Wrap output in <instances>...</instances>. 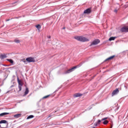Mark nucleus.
I'll return each mask as SVG.
<instances>
[{
    "instance_id": "nucleus-1",
    "label": "nucleus",
    "mask_w": 128,
    "mask_h": 128,
    "mask_svg": "<svg viewBox=\"0 0 128 128\" xmlns=\"http://www.w3.org/2000/svg\"><path fill=\"white\" fill-rule=\"evenodd\" d=\"M74 38H75V40H78L79 42H88V39L86 38V37L84 36H76L74 37Z\"/></svg>"
},
{
    "instance_id": "nucleus-2",
    "label": "nucleus",
    "mask_w": 128,
    "mask_h": 128,
    "mask_svg": "<svg viewBox=\"0 0 128 128\" xmlns=\"http://www.w3.org/2000/svg\"><path fill=\"white\" fill-rule=\"evenodd\" d=\"M8 126V121L6 120H2L0 121V128H6Z\"/></svg>"
},
{
    "instance_id": "nucleus-3",
    "label": "nucleus",
    "mask_w": 128,
    "mask_h": 128,
    "mask_svg": "<svg viewBox=\"0 0 128 128\" xmlns=\"http://www.w3.org/2000/svg\"><path fill=\"white\" fill-rule=\"evenodd\" d=\"M17 82H18V92H20L22 90V86H24V83H22V81L20 80L18 77L17 78Z\"/></svg>"
},
{
    "instance_id": "nucleus-4",
    "label": "nucleus",
    "mask_w": 128,
    "mask_h": 128,
    "mask_svg": "<svg viewBox=\"0 0 128 128\" xmlns=\"http://www.w3.org/2000/svg\"><path fill=\"white\" fill-rule=\"evenodd\" d=\"M100 42V40L98 39H96L92 42L90 46H96V44H98Z\"/></svg>"
},
{
    "instance_id": "nucleus-5",
    "label": "nucleus",
    "mask_w": 128,
    "mask_h": 128,
    "mask_svg": "<svg viewBox=\"0 0 128 128\" xmlns=\"http://www.w3.org/2000/svg\"><path fill=\"white\" fill-rule=\"evenodd\" d=\"M26 62H34V58H32V57H29L26 58Z\"/></svg>"
},
{
    "instance_id": "nucleus-6",
    "label": "nucleus",
    "mask_w": 128,
    "mask_h": 128,
    "mask_svg": "<svg viewBox=\"0 0 128 128\" xmlns=\"http://www.w3.org/2000/svg\"><path fill=\"white\" fill-rule=\"evenodd\" d=\"M78 66H75L72 68L71 69H70L66 71V74H70V72H74V70L78 68Z\"/></svg>"
},
{
    "instance_id": "nucleus-7",
    "label": "nucleus",
    "mask_w": 128,
    "mask_h": 128,
    "mask_svg": "<svg viewBox=\"0 0 128 128\" xmlns=\"http://www.w3.org/2000/svg\"><path fill=\"white\" fill-rule=\"evenodd\" d=\"M121 32H128V26H125L122 27L121 28Z\"/></svg>"
},
{
    "instance_id": "nucleus-8",
    "label": "nucleus",
    "mask_w": 128,
    "mask_h": 128,
    "mask_svg": "<svg viewBox=\"0 0 128 128\" xmlns=\"http://www.w3.org/2000/svg\"><path fill=\"white\" fill-rule=\"evenodd\" d=\"M120 92V90H118V89L116 88L115 90H114L112 94V96H116V94H118V92Z\"/></svg>"
},
{
    "instance_id": "nucleus-9",
    "label": "nucleus",
    "mask_w": 128,
    "mask_h": 128,
    "mask_svg": "<svg viewBox=\"0 0 128 128\" xmlns=\"http://www.w3.org/2000/svg\"><path fill=\"white\" fill-rule=\"evenodd\" d=\"M92 12V8H88L84 11V14H90Z\"/></svg>"
},
{
    "instance_id": "nucleus-10",
    "label": "nucleus",
    "mask_w": 128,
    "mask_h": 128,
    "mask_svg": "<svg viewBox=\"0 0 128 128\" xmlns=\"http://www.w3.org/2000/svg\"><path fill=\"white\" fill-rule=\"evenodd\" d=\"M102 120H98V122H96V123L94 124V126H100V122H102Z\"/></svg>"
},
{
    "instance_id": "nucleus-11",
    "label": "nucleus",
    "mask_w": 128,
    "mask_h": 128,
    "mask_svg": "<svg viewBox=\"0 0 128 128\" xmlns=\"http://www.w3.org/2000/svg\"><path fill=\"white\" fill-rule=\"evenodd\" d=\"M8 58V56H6V54H1L0 56V58L1 60H4V58Z\"/></svg>"
},
{
    "instance_id": "nucleus-12",
    "label": "nucleus",
    "mask_w": 128,
    "mask_h": 128,
    "mask_svg": "<svg viewBox=\"0 0 128 128\" xmlns=\"http://www.w3.org/2000/svg\"><path fill=\"white\" fill-rule=\"evenodd\" d=\"M116 56L114 55L112 56H110V57L108 58H106L104 62H106L108 60H112V58H114Z\"/></svg>"
},
{
    "instance_id": "nucleus-13",
    "label": "nucleus",
    "mask_w": 128,
    "mask_h": 128,
    "mask_svg": "<svg viewBox=\"0 0 128 128\" xmlns=\"http://www.w3.org/2000/svg\"><path fill=\"white\" fill-rule=\"evenodd\" d=\"M82 96V94L77 93V94H75L74 96V98H78L80 96Z\"/></svg>"
},
{
    "instance_id": "nucleus-14",
    "label": "nucleus",
    "mask_w": 128,
    "mask_h": 128,
    "mask_svg": "<svg viewBox=\"0 0 128 128\" xmlns=\"http://www.w3.org/2000/svg\"><path fill=\"white\" fill-rule=\"evenodd\" d=\"M8 112H3L0 114V116H6V114H9Z\"/></svg>"
},
{
    "instance_id": "nucleus-15",
    "label": "nucleus",
    "mask_w": 128,
    "mask_h": 128,
    "mask_svg": "<svg viewBox=\"0 0 128 128\" xmlns=\"http://www.w3.org/2000/svg\"><path fill=\"white\" fill-rule=\"evenodd\" d=\"M116 37H110L108 39V40H110V42H112V40H116Z\"/></svg>"
},
{
    "instance_id": "nucleus-16",
    "label": "nucleus",
    "mask_w": 128,
    "mask_h": 128,
    "mask_svg": "<svg viewBox=\"0 0 128 128\" xmlns=\"http://www.w3.org/2000/svg\"><path fill=\"white\" fill-rule=\"evenodd\" d=\"M28 92H29L28 88H26L24 96H26V94H28Z\"/></svg>"
},
{
    "instance_id": "nucleus-17",
    "label": "nucleus",
    "mask_w": 128,
    "mask_h": 128,
    "mask_svg": "<svg viewBox=\"0 0 128 128\" xmlns=\"http://www.w3.org/2000/svg\"><path fill=\"white\" fill-rule=\"evenodd\" d=\"M34 117V116L33 115H30L28 116V118H26V120H30V118H32Z\"/></svg>"
},
{
    "instance_id": "nucleus-18",
    "label": "nucleus",
    "mask_w": 128,
    "mask_h": 128,
    "mask_svg": "<svg viewBox=\"0 0 128 128\" xmlns=\"http://www.w3.org/2000/svg\"><path fill=\"white\" fill-rule=\"evenodd\" d=\"M36 28H38V30H40V28H42V26L40 24L36 25Z\"/></svg>"
},
{
    "instance_id": "nucleus-19",
    "label": "nucleus",
    "mask_w": 128,
    "mask_h": 128,
    "mask_svg": "<svg viewBox=\"0 0 128 128\" xmlns=\"http://www.w3.org/2000/svg\"><path fill=\"white\" fill-rule=\"evenodd\" d=\"M108 124V120H105L103 122L104 124Z\"/></svg>"
},
{
    "instance_id": "nucleus-20",
    "label": "nucleus",
    "mask_w": 128,
    "mask_h": 128,
    "mask_svg": "<svg viewBox=\"0 0 128 128\" xmlns=\"http://www.w3.org/2000/svg\"><path fill=\"white\" fill-rule=\"evenodd\" d=\"M8 62H10V64H14V60L12 59H7Z\"/></svg>"
},
{
    "instance_id": "nucleus-21",
    "label": "nucleus",
    "mask_w": 128,
    "mask_h": 128,
    "mask_svg": "<svg viewBox=\"0 0 128 128\" xmlns=\"http://www.w3.org/2000/svg\"><path fill=\"white\" fill-rule=\"evenodd\" d=\"M14 42H16V44H20V40H14Z\"/></svg>"
},
{
    "instance_id": "nucleus-22",
    "label": "nucleus",
    "mask_w": 128,
    "mask_h": 128,
    "mask_svg": "<svg viewBox=\"0 0 128 128\" xmlns=\"http://www.w3.org/2000/svg\"><path fill=\"white\" fill-rule=\"evenodd\" d=\"M50 94L47 95V96H44V97L42 98H43V99L48 98H50Z\"/></svg>"
},
{
    "instance_id": "nucleus-23",
    "label": "nucleus",
    "mask_w": 128,
    "mask_h": 128,
    "mask_svg": "<svg viewBox=\"0 0 128 128\" xmlns=\"http://www.w3.org/2000/svg\"><path fill=\"white\" fill-rule=\"evenodd\" d=\"M14 118H20V114H17L14 116Z\"/></svg>"
},
{
    "instance_id": "nucleus-24",
    "label": "nucleus",
    "mask_w": 128,
    "mask_h": 128,
    "mask_svg": "<svg viewBox=\"0 0 128 128\" xmlns=\"http://www.w3.org/2000/svg\"><path fill=\"white\" fill-rule=\"evenodd\" d=\"M108 120V118H104L101 120L102 122L104 120Z\"/></svg>"
},
{
    "instance_id": "nucleus-25",
    "label": "nucleus",
    "mask_w": 128,
    "mask_h": 128,
    "mask_svg": "<svg viewBox=\"0 0 128 128\" xmlns=\"http://www.w3.org/2000/svg\"><path fill=\"white\" fill-rule=\"evenodd\" d=\"M118 10H116V9H115L114 10V12H118Z\"/></svg>"
},
{
    "instance_id": "nucleus-26",
    "label": "nucleus",
    "mask_w": 128,
    "mask_h": 128,
    "mask_svg": "<svg viewBox=\"0 0 128 128\" xmlns=\"http://www.w3.org/2000/svg\"><path fill=\"white\" fill-rule=\"evenodd\" d=\"M47 38H50L52 37L50 36H48Z\"/></svg>"
},
{
    "instance_id": "nucleus-27",
    "label": "nucleus",
    "mask_w": 128,
    "mask_h": 128,
    "mask_svg": "<svg viewBox=\"0 0 128 128\" xmlns=\"http://www.w3.org/2000/svg\"><path fill=\"white\" fill-rule=\"evenodd\" d=\"M10 20V19L6 20V22H8Z\"/></svg>"
},
{
    "instance_id": "nucleus-28",
    "label": "nucleus",
    "mask_w": 128,
    "mask_h": 128,
    "mask_svg": "<svg viewBox=\"0 0 128 128\" xmlns=\"http://www.w3.org/2000/svg\"><path fill=\"white\" fill-rule=\"evenodd\" d=\"M112 128V126H111V128Z\"/></svg>"
},
{
    "instance_id": "nucleus-29",
    "label": "nucleus",
    "mask_w": 128,
    "mask_h": 128,
    "mask_svg": "<svg viewBox=\"0 0 128 128\" xmlns=\"http://www.w3.org/2000/svg\"><path fill=\"white\" fill-rule=\"evenodd\" d=\"M92 128H96L95 127H92Z\"/></svg>"
}]
</instances>
